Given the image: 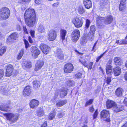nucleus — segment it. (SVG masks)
Listing matches in <instances>:
<instances>
[{"mask_svg": "<svg viewBox=\"0 0 127 127\" xmlns=\"http://www.w3.org/2000/svg\"><path fill=\"white\" fill-rule=\"evenodd\" d=\"M9 108V106L7 105L3 104L1 105L0 107V109L1 111H7V109Z\"/></svg>", "mask_w": 127, "mask_h": 127, "instance_id": "2f4dec72", "label": "nucleus"}, {"mask_svg": "<svg viewBox=\"0 0 127 127\" xmlns=\"http://www.w3.org/2000/svg\"><path fill=\"white\" fill-rule=\"evenodd\" d=\"M125 44H127V41L125 40H119V45H122Z\"/></svg>", "mask_w": 127, "mask_h": 127, "instance_id": "49530a36", "label": "nucleus"}, {"mask_svg": "<svg viewBox=\"0 0 127 127\" xmlns=\"http://www.w3.org/2000/svg\"><path fill=\"white\" fill-rule=\"evenodd\" d=\"M16 29L18 31H20L21 30V28L20 26L19 25L17 24L16 26Z\"/></svg>", "mask_w": 127, "mask_h": 127, "instance_id": "052dcab7", "label": "nucleus"}, {"mask_svg": "<svg viewBox=\"0 0 127 127\" xmlns=\"http://www.w3.org/2000/svg\"><path fill=\"white\" fill-rule=\"evenodd\" d=\"M83 4L86 8L89 9L92 6V3L90 0H83Z\"/></svg>", "mask_w": 127, "mask_h": 127, "instance_id": "a211bd4d", "label": "nucleus"}, {"mask_svg": "<svg viewBox=\"0 0 127 127\" xmlns=\"http://www.w3.org/2000/svg\"><path fill=\"white\" fill-rule=\"evenodd\" d=\"M31 0H19L18 2L21 3H29Z\"/></svg>", "mask_w": 127, "mask_h": 127, "instance_id": "37998d69", "label": "nucleus"}, {"mask_svg": "<svg viewBox=\"0 0 127 127\" xmlns=\"http://www.w3.org/2000/svg\"><path fill=\"white\" fill-rule=\"evenodd\" d=\"M23 29H24V32L26 33L27 34H28V32L27 31V29L26 28V26H23Z\"/></svg>", "mask_w": 127, "mask_h": 127, "instance_id": "680f3d73", "label": "nucleus"}, {"mask_svg": "<svg viewBox=\"0 0 127 127\" xmlns=\"http://www.w3.org/2000/svg\"><path fill=\"white\" fill-rule=\"evenodd\" d=\"M93 64V62H90L88 64V67H87L88 69H91L92 68V66Z\"/></svg>", "mask_w": 127, "mask_h": 127, "instance_id": "5fc2aeb1", "label": "nucleus"}, {"mask_svg": "<svg viewBox=\"0 0 127 127\" xmlns=\"http://www.w3.org/2000/svg\"><path fill=\"white\" fill-rule=\"evenodd\" d=\"M98 115L97 110H96L93 115V118L95 119L96 118Z\"/></svg>", "mask_w": 127, "mask_h": 127, "instance_id": "6e6d98bb", "label": "nucleus"}, {"mask_svg": "<svg viewBox=\"0 0 127 127\" xmlns=\"http://www.w3.org/2000/svg\"><path fill=\"white\" fill-rule=\"evenodd\" d=\"M22 56H22V55L19 54L17 56L16 58V59L18 60H19L21 58Z\"/></svg>", "mask_w": 127, "mask_h": 127, "instance_id": "e2e57ef3", "label": "nucleus"}, {"mask_svg": "<svg viewBox=\"0 0 127 127\" xmlns=\"http://www.w3.org/2000/svg\"><path fill=\"white\" fill-rule=\"evenodd\" d=\"M113 71L115 76H118L120 74L121 72V68L118 66L114 68Z\"/></svg>", "mask_w": 127, "mask_h": 127, "instance_id": "412c9836", "label": "nucleus"}, {"mask_svg": "<svg viewBox=\"0 0 127 127\" xmlns=\"http://www.w3.org/2000/svg\"><path fill=\"white\" fill-rule=\"evenodd\" d=\"M24 43L25 45V48L26 49L30 46L28 41L26 40L25 39L24 40Z\"/></svg>", "mask_w": 127, "mask_h": 127, "instance_id": "a18cd8bd", "label": "nucleus"}, {"mask_svg": "<svg viewBox=\"0 0 127 127\" xmlns=\"http://www.w3.org/2000/svg\"><path fill=\"white\" fill-rule=\"evenodd\" d=\"M71 22L77 28L81 27L83 24L82 18L80 17H76L72 19Z\"/></svg>", "mask_w": 127, "mask_h": 127, "instance_id": "20e7f679", "label": "nucleus"}, {"mask_svg": "<svg viewBox=\"0 0 127 127\" xmlns=\"http://www.w3.org/2000/svg\"><path fill=\"white\" fill-rule=\"evenodd\" d=\"M111 81V77H107L106 78V82L107 84H109Z\"/></svg>", "mask_w": 127, "mask_h": 127, "instance_id": "3c124183", "label": "nucleus"}, {"mask_svg": "<svg viewBox=\"0 0 127 127\" xmlns=\"http://www.w3.org/2000/svg\"><path fill=\"white\" fill-rule=\"evenodd\" d=\"M126 4V2L125 0H123L121 2L119 7L120 10L122 11L125 8Z\"/></svg>", "mask_w": 127, "mask_h": 127, "instance_id": "a878e982", "label": "nucleus"}, {"mask_svg": "<svg viewBox=\"0 0 127 127\" xmlns=\"http://www.w3.org/2000/svg\"><path fill=\"white\" fill-rule=\"evenodd\" d=\"M121 59L119 57L115 58L114 59V61L116 64L120 65L121 64L120 61Z\"/></svg>", "mask_w": 127, "mask_h": 127, "instance_id": "e433bc0d", "label": "nucleus"}, {"mask_svg": "<svg viewBox=\"0 0 127 127\" xmlns=\"http://www.w3.org/2000/svg\"><path fill=\"white\" fill-rule=\"evenodd\" d=\"M73 66L70 63H68L65 64L64 66V71L66 73H70L73 70Z\"/></svg>", "mask_w": 127, "mask_h": 127, "instance_id": "1a4fd4ad", "label": "nucleus"}, {"mask_svg": "<svg viewBox=\"0 0 127 127\" xmlns=\"http://www.w3.org/2000/svg\"><path fill=\"white\" fill-rule=\"evenodd\" d=\"M112 61H109V63L106 65V73L108 75H109L112 72V67L111 66V62Z\"/></svg>", "mask_w": 127, "mask_h": 127, "instance_id": "2eb2a0df", "label": "nucleus"}, {"mask_svg": "<svg viewBox=\"0 0 127 127\" xmlns=\"http://www.w3.org/2000/svg\"><path fill=\"white\" fill-rule=\"evenodd\" d=\"M30 51L32 56L34 58H36L40 53V51L36 46H32Z\"/></svg>", "mask_w": 127, "mask_h": 127, "instance_id": "423d86ee", "label": "nucleus"}, {"mask_svg": "<svg viewBox=\"0 0 127 127\" xmlns=\"http://www.w3.org/2000/svg\"><path fill=\"white\" fill-rule=\"evenodd\" d=\"M6 119L9 121L11 124H12L16 122L19 116L17 114H14L11 113H6L4 114Z\"/></svg>", "mask_w": 127, "mask_h": 127, "instance_id": "f257e3e1", "label": "nucleus"}, {"mask_svg": "<svg viewBox=\"0 0 127 127\" xmlns=\"http://www.w3.org/2000/svg\"><path fill=\"white\" fill-rule=\"evenodd\" d=\"M116 105V103L112 100H107V101L106 106L107 109L111 108L112 107H114V106Z\"/></svg>", "mask_w": 127, "mask_h": 127, "instance_id": "dca6fc26", "label": "nucleus"}, {"mask_svg": "<svg viewBox=\"0 0 127 127\" xmlns=\"http://www.w3.org/2000/svg\"><path fill=\"white\" fill-rule=\"evenodd\" d=\"M105 53V52H104L103 54H101L100 56H99L96 58V62H97L99 61V60L101 59V58H102V57H103V56H104V55Z\"/></svg>", "mask_w": 127, "mask_h": 127, "instance_id": "603ef678", "label": "nucleus"}, {"mask_svg": "<svg viewBox=\"0 0 127 127\" xmlns=\"http://www.w3.org/2000/svg\"><path fill=\"white\" fill-rule=\"evenodd\" d=\"M10 11L9 9L6 7H3L0 9V18L5 20L9 17Z\"/></svg>", "mask_w": 127, "mask_h": 127, "instance_id": "f03ea898", "label": "nucleus"}, {"mask_svg": "<svg viewBox=\"0 0 127 127\" xmlns=\"http://www.w3.org/2000/svg\"><path fill=\"white\" fill-rule=\"evenodd\" d=\"M57 36L56 33L54 30H51L49 32L48 35V39L50 41H53L56 38Z\"/></svg>", "mask_w": 127, "mask_h": 127, "instance_id": "6e6552de", "label": "nucleus"}, {"mask_svg": "<svg viewBox=\"0 0 127 127\" xmlns=\"http://www.w3.org/2000/svg\"><path fill=\"white\" fill-rule=\"evenodd\" d=\"M61 37L63 41L65 39V36L67 33L66 31L62 29L60 31Z\"/></svg>", "mask_w": 127, "mask_h": 127, "instance_id": "cd10ccee", "label": "nucleus"}, {"mask_svg": "<svg viewBox=\"0 0 127 127\" xmlns=\"http://www.w3.org/2000/svg\"><path fill=\"white\" fill-rule=\"evenodd\" d=\"M80 34V32L79 30L77 29L74 30L71 35V40L73 42L77 41L79 38Z\"/></svg>", "mask_w": 127, "mask_h": 127, "instance_id": "39448f33", "label": "nucleus"}, {"mask_svg": "<svg viewBox=\"0 0 127 127\" xmlns=\"http://www.w3.org/2000/svg\"><path fill=\"white\" fill-rule=\"evenodd\" d=\"M67 90L65 88H62L61 90L60 95L61 97L65 96L67 94Z\"/></svg>", "mask_w": 127, "mask_h": 127, "instance_id": "393cba45", "label": "nucleus"}, {"mask_svg": "<svg viewBox=\"0 0 127 127\" xmlns=\"http://www.w3.org/2000/svg\"><path fill=\"white\" fill-rule=\"evenodd\" d=\"M66 83L68 86H72L74 85V83L73 81L71 80H69Z\"/></svg>", "mask_w": 127, "mask_h": 127, "instance_id": "ea45409f", "label": "nucleus"}, {"mask_svg": "<svg viewBox=\"0 0 127 127\" xmlns=\"http://www.w3.org/2000/svg\"><path fill=\"white\" fill-rule=\"evenodd\" d=\"M24 18L26 24L29 27L33 26L37 21L36 16Z\"/></svg>", "mask_w": 127, "mask_h": 127, "instance_id": "7ed1b4c3", "label": "nucleus"}, {"mask_svg": "<svg viewBox=\"0 0 127 127\" xmlns=\"http://www.w3.org/2000/svg\"><path fill=\"white\" fill-rule=\"evenodd\" d=\"M55 54L56 58L58 59L62 60L64 58V55L61 49L58 48L55 52Z\"/></svg>", "mask_w": 127, "mask_h": 127, "instance_id": "9d476101", "label": "nucleus"}, {"mask_svg": "<svg viewBox=\"0 0 127 127\" xmlns=\"http://www.w3.org/2000/svg\"><path fill=\"white\" fill-rule=\"evenodd\" d=\"M124 109V107L122 106L117 105L116 104L113 108L114 111L116 112L121 111Z\"/></svg>", "mask_w": 127, "mask_h": 127, "instance_id": "5701e85b", "label": "nucleus"}, {"mask_svg": "<svg viewBox=\"0 0 127 127\" xmlns=\"http://www.w3.org/2000/svg\"><path fill=\"white\" fill-rule=\"evenodd\" d=\"M18 34L16 32L12 33L8 38L7 39V42H12L16 40Z\"/></svg>", "mask_w": 127, "mask_h": 127, "instance_id": "4468645a", "label": "nucleus"}, {"mask_svg": "<svg viewBox=\"0 0 127 127\" xmlns=\"http://www.w3.org/2000/svg\"><path fill=\"white\" fill-rule=\"evenodd\" d=\"M31 92L30 87V86H27L24 88L23 95L25 96H28Z\"/></svg>", "mask_w": 127, "mask_h": 127, "instance_id": "6ab92c4d", "label": "nucleus"}, {"mask_svg": "<svg viewBox=\"0 0 127 127\" xmlns=\"http://www.w3.org/2000/svg\"><path fill=\"white\" fill-rule=\"evenodd\" d=\"M37 30L39 33H44L45 31V27L43 24H40L38 26Z\"/></svg>", "mask_w": 127, "mask_h": 127, "instance_id": "aec40b11", "label": "nucleus"}, {"mask_svg": "<svg viewBox=\"0 0 127 127\" xmlns=\"http://www.w3.org/2000/svg\"><path fill=\"white\" fill-rule=\"evenodd\" d=\"M121 127H127V122L125 123Z\"/></svg>", "mask_w": 127, "mask_h": 127, "instance_id": "338daca9", "label": "nucleus"}, {"mask_svg": "<svg viewBox=\"0 0 127 127\" xmlns=\"http://www.w3.org/2000/svg\"><path fill=\"white\" fill-rule=\"evenodd\" d=\"M90 22L89 20L87 19L86 21L85 28H88L89 27Z\"/></svg>", "mask_w": 127, "mask_h": 127, "instance_id": "de8ad7c7", "label": "nucleus"}, {"mask_svg": "<svg viewBox=\"0 0 127 127\" xmlns=\"http://www.w3.org/2000/svg\"><path fill=\"white\" fill-rule=\"evenodd\" d=\"M41 127H47V123L45 122L41 126Z\"/></svg>", "mask_w": 127, "mask_h": 127, "instance_id": "774afa93", "label": "nucleus"}, {"mask_svg": "<svg viewBox=\"0 0 127 127\" xmlns=\"http://www.w3.org/2000/svg\"><path fill=\"white\" fill-rule=\"evenodd\" d=\"M6 70L5 75L7 77L11 76L12 74L13 69V66L11 64L7 65L6 66Z\"/></svg>", "mask_w": 127, "mask_h": 127, "instance_id": "f8f14e48", "label": "nucleus"}, {"mask_svg": "<svg viewBox=\"0 0 127 127\" xmlns=\"http://www.w3.org/2000/svg\"><path fill=\"white\" fill-rule=\"evenodd\" d=\"M24 51L25 49H22L20 51L19 54L23 56L24 53Z\"/></svg>", "mask_w": 127, "mask_h": 127, "instance_id": "13d9d810", "label": "nucleus"}, {"mask_svg": "<svg viewBox=\"0 0 127 127\" xmlns=\"http://www.w3.org/2000/svg\"><path fill=\"white\" fill-rule=\"evenodd\" d=\"M95 109L93 106H90L89 108V111L91 113H93Z\"/></svg>", "mask_w": 127, "mask_h": 127, "instance_id": "864d4df0", "label": "nucleus"}, {"mask_svg": "<svg viewBox=\"0 0 127 127\" xmlns=\"http://www.w3.org/2000/svg\"><path fill=\"white\" fill-rule=\"evenodd\" d=\"M64 114L63 113H59L58 114V116L60 118H62L64 116Z\"/></svg>", "mask_w": 127, "mask_h": 127, "instance_id": "bf43d9fd", "label": "nucleus"}, {"mask_svg": "<svg viewBox=\"0 0 127 127\" xmlns=\"http://www.w3.org/2000/svg\"><path fill=\"white\" fill-rule=\"evenodd\" d=\"M82 75V74L80 73H78L76 74L75 75V78L79 79L80 78Z\"/></svg>", "mask_w": 127, "mask_h": 127, "instance_id": "09e8293b", "label": "nucleus"}, {"mask_svg": "<svg viewBox=\"0 0 127 127\" xmlns=\"http://www.w3.org/2000/svg\"><path fill=\"white\" fill-rule=\"evenodd\" d=\"M104 22L106 24H110L113 20L112 17L111 15L107 16L105 19H104Z\"/></svg>", "mask_w": 127, "mask_h": 127, "instance_id": "b1692460", "label": "nucleus"}, {"mask_svg": "<svg viewBox=\"0 0 127 127\" xmlns=\"http://www.w3.org/2000/svg\"><path fill=\"white\" fill-rule=\"evenodd\" d=\"M93 101V99H90L89 100L87 101L85 105V106L86 107L88 106L91 104L92 103Z\"/></svg>", "mask_w": 127, "mask_h": 127, "instance_id": "c03bdc74", "label": "nucleus"}, {"mask_svg": "<svg viewBox=\"0 0 127 127\" xmlns=\"http://www.w3.org/2000/svg\"><path fill=\"white\" fill-rule=\"evenodd\" d=\"M109 116V111L108 110H103L101 112V117L102 118L108 117Z\"/></svg>", "mask_w": 127, "mask_h": 127, "instance_id": "4be33fe9", "label": "nucleus"}, {"mask_svg": "<svg viewBox=\"0 0 127 127\" xmlns=\"http://www.w3.org/2000/svg\"><path fill=\"white\" fill-rule=\"evenodd\" d=\"M92 32H89L88 35V39L91 40H92L94 38V34L93 35H92Z\"/></svg>", "mask_w": 127, "mask_h": 127, "instance_id": "a19ab883", "label": "nucleus"}, {"mask_svg": "<svg viewBox=\"0 0 127 127\" xmlns=\"http://www.w3.org/2000/svg\"><path fill=\"white\" fill-rule=\"evenodd\" d=\"M90 32H92V34L93 35L96 29H95V27L94 25H92L90 27Z\"/></svg>", "mask_w": 127, "mask_h": 127, "instance_id": "79ce46f5", "label": "nucleus"}, {"mask_svg": "<svg viewBox=\"0 0 127 127\" xmlns=\"http://www.w3.org/2000/svg\"><path fill=\"white\" fill-rule=\"evenodd\" d=\"M79 61L83 65L86 67H88V64L86 63V61L84 59H82V60L79 59Z\"/></svg>", "mask_w": 127, "mask_h": 127, "instance_id": "58836bf2", "label": "nucleus"}, {"mask_svg": "<svg viewBox=\"0 0 127 127\" xmlns=\"http://www.w3.org/2000/svg\"><path fill=\"white\" fill-rule=\"evenodd\" d=\"M23 66L26 68H30L32 67L31 63L29 61H25L23 64Z\"/></svg>", "mask_w": 127, "mask_h": 127, "instance_id": "7c9ffc66", "label": "nucleus"}, {"mask_svg": "<svg viewBox=\"0 0 127 127\" xmlns=\"http://www.w3.org/2000/svg\"><path fill=\"white\" fill-rule=\"evenodd\" d=\"M36 114L38 116L41 117L43 115L44 112L42 109H40L39 110L37 111Z\"/></svg>", "mask_w": 127, "mask_h": 127, "instance_id": "f704fd0d", "label": "nucleus"}, {"mask_svg": "<svg viewBox=\"0 0 127 127\" xmlns=\"http://www.w3.org/2000/svg\"><path fill=\"white\" fill-rule=\"evenodd\" d=\"M38 104V101L35 99L32 100L30 103V106L32 108H35L37 107Z\"/></svg>", "mask_w": 127, "mask_h": 127, "instance_id": "f3484780", "label": "nucleus"}, {"mask_svg": "<svg viewBox=\"0 0 127 127\" xmlns=\"http://www.w3.org/2000/svg\"><path fill=\"white\" fill-rule=\"evenodd\" d=\"M104 18L103 17H98L97 18V25L99 26L102 25V22L104 20Z\"/></svg>", "mask_w": 127, "mask_h": 127, "instance_id": "c85d7f7f", "label": "nucleus"}, {"mask_svg": "<svg viewBox=\"0 0 127 127\" xmlns=\"http://www.w3.org/2000/svg\"><path fill=\"white\" fill-rule=\"evenodd\" d=\"M67 102V101L66 100H60L56 103V105L58 107H60L63 106Z\"/></svg>", "mask_w": 127, "mask_h": 127, "instance_id": "bb28decb", "label": "nucleus"}, {"mask_svg": "<svg viewBox=\"0 0 127 127\" xmlns=\"http://www.w3.org/2000/svg\"><path fill=\"white\" fill-rule=\"evenodd\" d=\"M4 72L3 69H0V79H1L3 76Z\"/></svg>", "mask_w": 127, "mask_h": 127, "instance_id": "8fccbe9b", "label": "nucleus"}, {"mask_svg": "<svg viewBox=\"0 0 127 127\" xmlns=\"http://www.w3.org/2000/svg\"><path fill=\"white\" fill-rule=\"evenodd\" d=\"M33 16H36L34 10L31 8L27 9L24 14V18L32 17Z\"/></svg>", "mask_w": 127, "mask_h": 127, "instance_id": "0eeeda50", "label": "nucleus"}, {"mask_svg": "<svg viewBox=\"0 0 127 127\" xmlns=\"http://www.w3.org/2000/svg\"><path fill=\"white\" fill-rule=\"evenodd\" d=\"M55 112L53 111L52 112H51L49 115L48 117V118L50 120H52L55 117Z\"/></svg>", "mask_w": 127, "mask_h": 127, "instance_id": "c9c22d12", "label": "nucleus"}, {"mask_svg": "<svg viewBox=\"0 0 127 127\" xmlns=\"http://www.w3.org/2000/svg\"><path fill=\"white\" fill-rule=\"evenodd\" d=\"M44 64V62L43 60L37 61L35 64L34 70L37 71L39 70L43 66Z\"/></svg>", "mask_w": 127, "mask_h": 127, "instance_id": "ddd939ff", "label": "nucleus"}, {"mask_svg": "<svg viewBox=\"0 0 127 127\" xmlns=\"http://www.w3.org/2000/svg\"><path fill=\"white\" fill-rule=\"evenodd\" d=\"M28 39L30 43H33V41L32 40V38L30 36L29 37Z\"/></svg>", "mask_w": 127, "mask_h": 127, "instance_id": "0e129e2a", "label": "nucleus"}, {"mask_svg": "<svg viewBox=\"0 0 127 127\" xmlns=\"http://www.w3.org/2000/svg\"><path fill=\"white\" fill-rule=\"evenodd\" d=\"M78 13L80 14H82L84 13L85 11L83 7L81 6L78 7Z\"/></svg>", "mask_w": 127, "mask_h": 127, "instance_id": "72a5a7b5", "label": "nucleus"}, {"mask_svg": "<svg viewBox=\"0 0 127 127\" xmlns=\"http://www.w3.org/2000/svg\"><path fill=\"white\" fill-rule=\"evenodd\" d=\"M30 32L31 36L32 37H33L34 36V32L32 31H31Z\"/></svg>", "mask_w": 127, "mask_h": 127, "instance_id": "69168bd1", "label": "nucleus"}, {"mask_svg": "<svg viewBox=\"0 0 127 127\" xmlns=\"http://www.w3.org/2000/svg\"><path fill=\"white\" fill-rule=\"evenodd\" d=\"M33 84L34 88L36 89L40 86V82L38 80L34 81L33 82Z\"/></svg>", "mask_w": 127, "mask_h": 127, "instance_id": "473e14b6", "label": "nucleus"}, {"mask_svg": "<svg viewBox=\"0 0 127 127\" xmlns=\"http://www.w3.org/2000/svg\"><path fill=\"white\" fill-rule=\"evenodd\" d=\"M123 89L121 88H118L116 90L115 93L118 96H120L122 95Z\"/></svg>", "mask_w": 127, "mask_h": 127, "instance_id": "c756f323", "label": "nucleus"}, {"mask_svg": "<svg viewBox=\"0 0 127 127\" xmlns=\"http://www.w3.org/2000/svg\"><path fill=\"white\" fill-rule=\"evenodd\" d=\"M40 47L43 53L45 54L49 53L50 50L49 47L47 45L43 43L40 44Z\"/></svg>", "mask_w": 127, "mask_h": 127, "instance_id": "9b49d317", "label": "nucleus"}, {"mask_svg": "<svg viewBox=\"0 0 127 127\" xmlns=\"http://www.w3.org/2000/svg\"><path fill=\"white\" fill-rule=\"evenodd\" d=\"M1 90L2 92L4 93H6L7 91V88H3V87L1 88Z\"/></svg>", "mask_w": 127, "mask_h": 127, "instance_id": "4d7b16f0", "label": "nucleus"}, {"mask_svg": "<svg viewBox=\"0 0 127 127\" xmlns=\"http://www.w3.org/2000/svg\"><path fill=\"white\" fill-rule=\"evenodd\" d=\"M6 47L5 46L2 47L0 49V56L2 55L6 52Z\"/></svg>", "mask_w": 127, "mask_h": 127, "instance_id": "4c0bfd02", "label": "nucleus"}]
</instances>
